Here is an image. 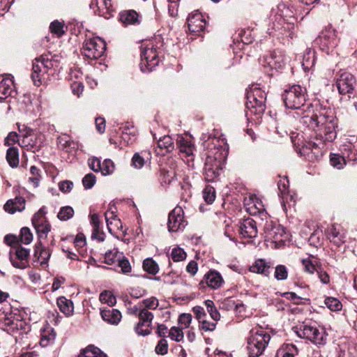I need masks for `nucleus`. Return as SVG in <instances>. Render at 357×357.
Masks as SVG:
<instances>
[{"mask_svg": "<svg viewBox=\"0 0 357 357\" xmlns=\"http://www.w3.org/2000/svg\"><path fill=\"white\" fill-rule=\"evenodd\" d=\"M105 50L106 43L99 37L86 39L82 45L84 56L91 60L102 56Z\"/></svg>", "mask_w": 357, "mask_h": 357, "instance_id": "8", "label": "nucleus"}, {"mask_svg": "<svg viewBox=\"0 0 357 357\" xmlns=\"http://www.w3.org/2000/svg\"><path fill=\"white\" fill-rule=\"evenodd\" d=\"M274 277L278 280H284L288 277V270L284 265H278L275 267Z\"/></svg>", "mask_w": 357, "mask_h": 357, "instance_id": "42", "label": "nucleus"}, {"mask_svg": "<svg viewBox=\"0 0 357 357\" xmlns=\"http://www.w3.org/2000/svg\"><path fill=\"white\" fill-rule=\"evenodd\" d=\"M202 282H205L211 289H217L222 285L224 280L218 271L211 270L204 275Z\"/></svg>", "mask_w": 357, "mask_h": 357, "instance_id": "18", "label": "nucleus"}, {"mask_svg": "<svg viewBox=\"0 0 357 357\" xmlns=\"http://www.w3.org/2000/svg\"><path fill=\"white\" fill-rule=\"evenodd\" d=\"M40 65L43 66L45 73H47V70L51 69L53 66L52 61L46 56L42 55L40 57Z\"/></svg>", "mask_w": 357, "mask_h": 357, "instance_id": "63", "label": "nucleus"}, {"mask_svg": "<svg viewBox=\"0 0 357 357\" xmlns=\"http://www.w3.org/2000/svg\"><path fill=\"white\" fill-rule=\"evenodd\" d=\"M325 305L331 311L337 312L342 309V305L341 302L336 298L328 297L324 301Z\"/></svg>", "mask_w": 357, "mask_h": 357, "instance_id": "38", "label": "nucleus"}, {"mask_svg": "<svg viewBox=\"0 0 357 357\" xmlns=\"http://www.w3.org/2000/svg\"><path fill=\"white\" fill-rule=\"evenodd\" d=\"M78 357H107V356L98 347L89 345L80 352Z\"/></svg>", "mask_w": 357, "mask_h": 357, "instance_id": "32", "label": "nucleus"}, {"mask_svg": "<svg viewBox=\"0 0 357 357\" xmlns=\"http://www.w3.org/2000/svg\"><path fill=\"white\" fill-rule=\"evenodd\" d=\"M192 315L188 313H183L178 317V324L183 328H187L189 327L190 324L192 321Z\"/></svg>", "mask_w": 357, "mask_h": 357, "instance_id": "52", "label": "nucleus"}, {"mask_svg": "<svg viewBox=\"0 0 357 357\" xmlns=\"http://www.w3.org/2000/svg\"><path fill=\"white\" fill-rule=\"evenodd\" d=\"M88 164L91 169L97 172H100V169L101 167V162L99 158L93 157L92 158L89 159Z\"/></svg>", "mask_w": 357, "mask_h": 357, "instance_id": "59", "label": "nucleus"}, {"mask_svg": "<svg viewBox=\"0 0 357 357\" xmlns=\"http://www.w3.org/2000/svg\"><path fill=\"white\" fill-rule=\"evenodd\" d=\"M122 253H119V252H116L113 253L112 251H108L105 252V262L109 265H112L116 261V259L120 257V255H122Z\"/></svg>", "mask_w": 357, "mask_h": 357, "instance_id": "51", "label": "nucleus"}, {"mask_svg": "<svg viewBox=\"0 0 357 357\" xmlns=\"http://www.w3.org/2000/svg\"><path fill=\"white\" fill-rule=\"evenodd\" d=\"M356 80L353 75L344 72L340 74L336 81V86L342 95L350 93L353 91Z\"/></svg>", "mask_w": 357, "mask_h": 357, "instance_id": "12", "label": "nucleus"}, {"mask_svg": "<svg viewBox=\"0 0 357 357\" xmlns=\"http://www.w3.org/2000/svg\"><path fill=\"white\" fill-rule=\"evenodd\" d=\"M184 212L181 207H175L169 214L167 227L168 230L171 232H176L179 230H183L186 222L184 220Z\"/></svg>", "mask_w": 357, "mask_h": 357, "instance_id": "11", "label": "nucleus"}, {"mask_svg": "<svg viewBox=\"0 0 357 357\" xmlns=\"http://www.w3.org/2000/svg\"><path fill=\"white\" fill-rule=\"evenodd\" d=\"M29 250L23 248L21 245L14 247L10 251V261L12 265L20 269H24L29 266Z\"/></svg>", "mask_w": 357, "mask_h": 357, "instance_id": "9", "label": "nucleus"}, {"mask_svg": "<svg viewBox=\"0 0 357 357\" xmlns=\"http://www.w3.org/2000/svg\"><path fill=\"white\" fill-rule=\"evenodd\" d=\"M289 180L287 176L280 177L278 182V188L281 194H284L289 188Z\"/></svg>", "mask_w": 357, "mask_h": 357, "instance_id": "55", "label": "nucleus"}, {"mask_svg": "<svg viewBox=\"0 0 357 357\" xmlns=\"http://www.w3.org/2000/svg\"><path fill=\"white\" fill-rule=\"evenodd\" d=\"M205 305L206 307L208 312L209 313L211 317L213 319V321H217L220 320V314L215 307L213 301H212L211 300H206L205 301Z\"/></svg>", "mask_w": 357, "mask_h": 357, "instance_id": "37", "label": "nucleus"}, {"mask_svg": "<svg viewBox=\"0 0 357 357\" xmlns=\"http://www.w3.org/2000/svg\"><path fill=\"white\" fill-rule=\"evenodd\" d=\"M73 183L68 180L61 181L59 183V188L63 193L70 192L73 189Z\"/></svg>", "mask_w": 357, "mask_h": 357, "instance_id": "57", "label": "nucleus"}, {"mask_svg": "<svg viewBox=\"0 0 357 357\" xmlns=\"http://www.w3.org/2000/svg\"><path fill=\"white\" fill-rule=\"evenodd\" d=\"M100 301L106 303L109 306H113L116 304V298L109 291H104L100 294L99 297Z\"/></svg>", "mask_w": 357, "mask_h": 357, "instance_id": "41", "label": "nucleus"}, {"mask_svg": "<svg viewBox=\"0 0 357 357\" xmlns=\"http://www.w3.org/2000/svg\"><path fill=\"white\" fill-rule=\"evenodd\" d=\"M112 10L111 0H99V8L98 9L100 15H105Z\"/></svg>", "mask_w": 357, "mask_h": 357, "instance_id": "43", "label": "nucleus"}, {"mask_svg": "<svg viewBox=\"0 0 357 357\" xmlns=\"http://www.w3.org/2000/svg\"><path fill=\"white\" fill-rule=\"evenodd\" d=\"M142 267L144 271L151 275H156L159 271V266L152 258H146L144 260Z\"/></svg>", "mask_w": 357, "mask_h": 357, "instance_id": "33", "label": "nucleus"}, {"mask_svg": "<svg viewBox=\"0 0 357 357\" xmlns=\"http://www.w3.org/2000/svg\"><path fill=\"white\" fill-rule=\"evenodd\" d=\"M174 149V142L172 137L165 135L158 141V148L155 151L158 155H165Z\"/></svg>", "mask_w": 357, "mask_h": 357, "instance_id": "23", "label": "nucleus"}, {"mask_svg": "<svg viewBox=\"0 0 357 357\" xmlns=\"http://www.w3.org/2000/svg\"><path fill=\"white\" fill-rule=\"evenodd\" d=\"M45 207L43 206L38 210L37 213L34 214L33 217L32 218V225L34 228L48 222L45 217Z\"/></svg>", "mask_w": 357, "mask_h": 357, "instance_id": "34", "label": "nucleus"}, {"mask_svg": "<svg viewBox=\"0 0 357 357\" xmlns=\"http://www.w3.org/2000/svg\"><path fill=\"white\" fill-rule=\"evenodd\" d=\"M139 322L135 326L134 330L138 335L146 336L151 333V326L153 319L152 312L146 309H140L138 313Z\"/></svg>", "mask_w": 357, "mask_h": 357, "instance_id": "10", "label": "nucleus"}, {"mask_svg": "<svg viewBox=\"0 0 357 357\" xmlns=\"http://www.w3.org/2000/svg\"><path fill=\"white\" fill-rule=\"evenodd\" d=\"M56 304L60 311L67 317L73 314L74 305L71 300L67 299L65 296H60L57 298Z\"/></svg>", "mask_w": 357, "mask_h": 357, "instance_id": "26", "label": "nucleus"}, {"mask_svg": "<svg viewBox=\"0 0 357 357\" xmlns=\"http://www.w3.org/2000/svg\"><path fill=\"white\" fill-rule=\"evenodd\" d=\"M4 241L8 245L12 247L11 250L14 249V247L20 245L19 238L17 236L8 234L4 237Z\"/></svg>", "mask_w": 357, "mask_h": 357, "instance_id": "56", "label": "nucleus"}, {"mask_svg": "<svg viewBox=\"0 0 357 357\" xmlns=\"http://www.w3.org/2000/svg\"><path fill=\"white\" fill-rule=\"evenodd\" d=\"M206 152V158L204 163V178L207 182H215L218 180L220 174L221 153L215 147L209 148Z\"/></svg>", "mask_w": 357, "mask_h": 357, "instance_id": "5", "label": "nucleus"}, {"mask_svg": "<svg viewBox=\"0 0 357 357\" xmlns=\"http://www.w3.org/2000/svg\"><path fill=\"white\" fill-rule=\"evenodd\" d=\"M326 235L328 240L337 246H340L346 241L345 231L339 225H333L327 229Z\"/></svg>", "mask_w": 357, "mask_h": 357, "instance_id": "17", "label": "nucleus"}, {"mask_svg": "<svg viewBox=\"0 0 357 357\" xmlns=\"http://www.w3.org/2000/svg\"><path fill=\"white\" fill-rule=\"evenodd\" d=\"M50 30L52 33L56 34L58 37L62 36L65 31L63 30V24L58 20H55L50 24Z\"/></svg>", "mask_w": 357, "mask_h": 357, "instance_id": "45", "label": "nucleus"}, {"mask_svg": "<svg viewBox=\"0 0 357 357\" xmlns=\"http://www.w3.org/2000/svg\"><path fill=\"white\" fill-rule=\"evenodd\" d=\"M178 146L182 157H190L193 155L194 145L188 139L179 137L178 139Z\"/></svg>", "mask_w": 357, "mask_h": 357, "instance_id": "27", "label": "nucleus"}, {"mask_svg": "<svg viewBox=\"0 0 357 357\" xmlns=\"http://www.w3.org/2000/svg\"><path fill=\"white\" fill-rule=\"evenodd\" d=\"M74 215V209L69 206H63L60 208L57 217L60 220L66 221L70 219Z\"/></svg>", "mask_w": 357, "mask_h": 357, "instance_id": "36", "label": "nucleus"}, {"mask_svg": "<svg viewBox=\"0 0 357 357\" xmlns=\"http://www.w3.org/2000/svg\"><path fill=\"white\" fill-rule=\"evenodd\" d=\"M201 328L204 331H213L216 328V323L210 322L205 319L199 321Z\"/></svg>", "mask_w": 357, "mask_h": 357, "instance_id": "61", "label": "nucleus"}, {"mask_svg": "<svg viewBox=\"0 0 357 357\" xmlns=\"http://www.w3.org/2000/svg\"><path fill=\"white\" fill-rule=\"evenodd\" d=\"M316 273L322 283H329L330 279L328 274L326 271H324L320 266L318 267V269H316Z\"/></svg>", "mask_w": 357, "mask_h": 357, "instance_id": "62", "label": "nucleus"}, {"mask_svg": "<svg viewBox=\"0 0 357 357\" xmlns=\"http://www.w3.org/2000/svg\"><path fill=\"white\" fill-rule=\"evenodd\" d=\"M118 266L123 274H128L131 272L132 268L130 261L124 257H120L116 259Z\"/></svg>", "mask_w": 357, "mask_h": 357, "instance_id": "40", "label": "nucleus"}, {"mask_svg": "<svg viewBox=\"0 0 357 357\" xmlns=\"http://www.w3.org/2000/svg\"><path fill=\"white\" fill-rule=\"evenodd\" d=\"M270 265L265 260L259 259L250 267V271L252 273L268 276L270 274Z\"/></svg>", "mask_w": 357, "mask_h": 357, "instance_id": "28", "label": "nucleus"}, {"mask_svg": "<svg viewBox=\"0 0 357 357\" xmlns=\"http://www.w3.org/2000/svg\"><path fill=\"white\" fill-rule=\"evenodd\" d=\"M331 165L337 169H341L346 165L347 161L344 157L336 153H331L330 155Z\"/></svg>", "mask_w": 357, "mask_h": 357, "instance_id": "35", "label": "nucleus"}, {"mask_svg": "<svg viewBox=\"0 0 357 357\" xmlns=\"http://www.w3.org/2000/svg\"><path fill=\"white\" fill-rule=\"evenodd\" d=\"M50 256V250L43 246L40 242L36 244L33 261H37L41 265L47 264Z\"/></svg>", "mask_w": 357, "mask_h": 357, "instance_id": "19", "label": "nucleus"}, {"mask_svg": "<svg viewBox=\"0 0 357 357\" xmlns=\"http://www.w3.org/2000/svg\"><path fill=\"white\" fill-rule=\"evenodd\" d=\"M299 337L310 340L316 345H324L326 342L327 334L324 330H319L314 322L306 321L302 323L296 331Z\"/></svg>", "mask_w": 357, "mask_h": 357, "instance_id": "6", "label": "nucleus"}, {"mask_svg": "<svg viewBox=\"0 0 357 357\" xmlns=\"http://www.w3.org/2000/svg\"><path fill=\"white\" fill-rule=\"evenodd\" d=\"M171 256L174 261H181L186 258V253L181 248H174L172 250Z\"/></svg>", "mask_w": 357, "mask_h": 357, "instance_id": "50", "label": "nucleus"}, {"mask_svg": "<svg viewBox=\"0 0 357 357\" xmlns=\"http://www.w3.org/2000/svg\"><path fill=\"white\" fill-rule=\"evenodd\" d=\"M266 93L257 84H252L247 91L245 115L248 119L252 115H261L266 109Z\"/></svg>", "mask_w": 357, "mask_h": 357, "instance_id": "3", "label": "nucleus"}, {"mask_svg": "<svg viewBox=\"0 0 357 357\" xmlns=\"http://www.w3.org/2000/svg\"><path fill=\"white\" fill-rule=\"evenodd\" d=\"M155 352L158 354L165 355L167 353L168 351V344L167 340L165 338L161 339L155 349Z\"/></svg>", "mask_w": 357, "mask_h": 357, "instance_id": "53", "label": "nucleus"}, {"mask_svg": "<svg viewBox=\"0 0 357 357\" xmlns=\"http://www.w3.org/2000/svg\"><path fill=\"white\" fill-rule=\"evenodd\" d=\"M282 100L285 107L294 109L292 116L299 121L300 127L311 130L317 139L323 143L333 142L337 136V126L335 116L332 112L320 107L315 113L304 110L307 100V90L301 85L294 84L284 89Z\"/></svg>", "mask_w": 357, "mask_h": 357, "instance_id": "1", "label": "nucleus"}, {"mask_svg": "<svg viewBox=\"0 0 357 357\" xmlns=\"http://www.w3.org/2000/svg\"><path fill=\"white\" fill-rule=\"evenodd\" d=\"M188 26L190 33L199 35L205 29L206 20L201 13H192L188 18Z\"/></svg>", "mask_w": 357, "mask_h": 357, "instance_id": "14", "label": "nucleus"}, {"mask_svg": "<svg viewBox=\"0 0 357 357\" xmlns=\"http://www.w3.org/2000/svg\"><path fill=\"white\" fill-rule=\"evenodd\" d=\"M316 43L322 52L333 54L339 43L336 31L331 26L326 28L320 33Z\"/></svg>", "mask_w": 357, "mask_h": 357, "instance_id": "7", "label": "nucleus"}, {"mask_svg": "<svg viewBox=\"0 0 357 357\" xmlns=\"http://www.w3.org/2000/svg\"><path fill=\"white\" fill-rule=\"evenodd\" d=\"M183 333L182 328L173 326L169 331V337L176 342H181L183 339Z\"/></svg>", "mask_w": 357, "mask_h": 357, "instance_id": "47", "label": "nucleus"}, {"mask_svg": "<svg viewBox=\"0 0 357 357\" xmlns=\"http://www.w3.org/2000/svg\"><path fill=\"white\" fill-rule=\"evenodd\" d=\"M25 199L22 197H16L14 199H9L4 205V209L9 213L16 211L21 212L25 208Z\"/></svg>", "mask_w": 357, "mask_h": 357, "instance_id": "21", "label": "nucleus"}, {"mask_svg": "<svg viewBox=\"0 0 357 357\" xmlns=\"http://www.w3.org/2000/svg\"><path fill=\"white\" fill-rule=\"evenodd\" d=\"M138 14L133 10L121 12L119 14L120 21L125 25L132 24L137 22Z\"/></svg>", "mask_w": 357, "mask_h": 357, "instance_id": "30", "label": "nucleus"}, {"mask_svg": "<svg viewBox=\"0 0 357 357\" xmlns=\"http://www.w3.org/2000/svg\"><path fill=\"white\" fill-rule=\"evenodd\" d=\"M96 183V176L90 173L86 174L82 179V183L86 189L91 188Z\"/></svg>", "mask_w": 357, "mask_h": 357, "instance_id": "54", "label": "nucleus"}, {"mask_svg": "<svg viewBox=\"0 0 357 357\" xmlns=\"http://www.w3.org/2000/svg\"><path fill=\"white\" fill-rule=\"evenodd\" d=\"M33 240V234L28 227H22L20 231V242L24 244H29Z\"/></svg>", "mask_w": 357, "mask_h": 357, "instance_id": "46", "label": "nucleus"}, {"mask_svg": "<svg viewBox=\"0 0 357 357\" xmlns=\"http://www.w3.org/2000/svg\"><path fill=\"white\" fill-rule=\"evenodd\" d=\"M100 314L104 321L112 324H118L121 319V312L116 309L102 310Z\"/></svg>", "mask_w": 357, "mask_h": 357, "instance_id": "25", "label": "nucleus"}, {"mask_svg": "<svg viewBox=\"0 0 357 357\" xmlns=\"http://www.w3.org/2000/svg\"><path fill=\"white\" fill-rule=\"evenodd\" d=\"M237 227L239 234L243 238H255L257 235L256 222L251 218L240 221Z\"/></svg>", "mask_w": 357, "mask_h": 357, "instance_id": "13", "label": "nucleus"}, {"mask_svg": "<svg viewBox=\"0 0 357 357\" xmlns=\"http://www.w3.org/2000/svg\"><path fill=\"white\" fill-rule=\"evenodd\" d=\"M243 204L246 211L252 215L261 213L265 210L261 200L255 195L245 197Z\"/></svg>", "mask_w": 357, "mask_h": 357, "instance_id": "15", "label": "nucleus"}, {"mask_svg": "<svg viewBox=\"0 0 357 357\" xmlns=\"http://www.w3.org/2000/svg\"><path fill=\"white\" fill-rule=\"evenodd\" d=\"M19 144L22 147L27 148L28 149H38L40 145L33 131L31 129H29L26 131L22 139L19 142Z\"/></svg>", "mask_w": 357, "mask_h": 357, "instance_id": "22", "label": "nucleus"}, {"mask_svg": "<svg viewBox=\"0 0 357 357\" xmlns=\"http://www.w3.org/2000/svg\"><path fill=\"white\" fill-rule=\"evenodd\" d=\"M15 93L11 79L3 78L0 81V100L6 99Z\"/></svg>", "mask_w": 357, "mask_h": 357, "instance_id": "24", "label": "nucleus"}, {"mask_svg": "<svg viewBox=\"0 0 357 357\" xmlns=\"http://www.w3.org/2000/svg\"><path fill=\"white\" fill-rule=\"evenodd\" d=\"M144 307L142 309L155 310L159 305V301L155 297H150L142 301Z\"/></svg>", "mask_w": 357, "mask_h": 357, "instance_id": "49", "label": "nucleus"}, {"mask_svg": "<svg viewBox=\"0 0 357 357\" xmlns=\"http://www.w3.org/2000/svg\"><path fill=\"white\" fill-rule=\"evenodd\" d=\"M162 46L161 38H155L154 41H150L146 46L141 47L140 69L144 73H149L157 66L160 62L159 53Z\"/></svg>", "mask_w": 357, "mask_h": 357, "instance_id": "2", "label": "nucleus"}, {"mask_svg": "<svg viewBox=\"0 0 357 357\" xmlns=\"http://www.w3.org/2000/svg\"><path fill=\"white\" fill-rule=\"evenodd\" d=\"M203 198L204 201L208 204H212L215 199V188L211 185H207L203 190Z\"/></svg>", "mask_w": 357, "mask_h": 357, "instance_id": "39", "label": "nucleus"}, {"mask_svg": "<svg viewBox=\"0 0 357 357\" xmlns=\"http://www.w3.org/2000/svg\"><path fill=\"white\" fill-rule=\"evenodd\" d=\"M18 141V135L15 132H10L4 139V144L7 146H12Z\"/></svg>", "mask_w": 357, "mask_h": 357, "instance_id": "60", "label": "nucleus"}, {"mask_svg": "<svg viewBox=\"0 0 357 357\" xmlns=\"http://www.w3.org/2000/svg\"><path fill=\"white\" fill-rule=\"evenodd\" d=\"M32 70L33 72L31 75V77L33 82V84L36 86H40L41 84V73H45L43 66L40 65V58L36 59L35 61L33 62Z\"/></svg>", "mask_w": 357, "mask_h": 357, "instance_id": "29", "label": "nucleus"}, {"mask_svg": "<svg viewBox=\"0 0 357 357\" xmlns=\"http://www.w3.org/2000/svg\"><path fill=\"white\" fill-rule=\"evenodd\" d=\"M132 162L135 167L140 169L144 165V159L139 153H135L132 157Z\"/></svg>", "mask_w": 357, "mask_h": 357, "instance_id": "64", "label": "nucleus"}, {"mask_svg": "<svg viewBox=\"0 0 357 357\" xmlns=\"http://www.w3.org/2000/svg\"><path fill=\"white\" fill-rule=\"evenodd\" d=\"M6 160L12 167L19 165V150L17 147L10 146L6 152Z\"/></svg>", "mask_w": 357, "mask_h": 357, "instance_id": "31", "label": "nucleus"}, {"mask_svg": "<svg viewBox=\"0 0 357 357\" xmlns=\"http://www.w3.org/2000/svg\"><path fill=\"white\" fill-rule=\"evenodd\" d=\"M101 169H100V172L102 175L107 176L112 174L114 169V165L113 162L109 159H106L101 163Z\"/></svg>", "mask_w": 357, "mask_h": 357, "instance_id": "44", "label": "nucleus"}, {"mask_svg": "<svg viewBox=\"0 0 357 357\" xmlns=\"http://www.w3.org/2000/svg\"><path fill=\"white\" fill-rule=\"evenodd\" d=\"M264 230L266 235L265 237L268 240L275 241H279L285 234L284 228L274 223L273 221H266L264 226Z\"/></svg>", "mask_w": 357, "mask_h": 357, "instance_id": "16", "label": "nucleus"}, {"mask_svg": "<svg viewBox=\"0 0 357 357\" xmlns=\"http://www.w3.org/2000/svg\"><path fill=\"white\" fill-rule=\"evenodd\" d=\"M270 340V335L261 328L252 330L247 341L248 356L258 357L261 355Z\"/></svg>", "mask_w": 357, "mask_h": 357, "instance_id": "4", "label": "nucleus"}, {"mask_svg": "<svg viewBox=\"0 0 357 357\" xmlns=\"http://www.w3.org/2000/svg\"><path fill=\"white\" fill-rule=\"evenodd\" d=\"M39 238H46L48 233L50 231L51 225L47 222L34 228Z\"/></svg>", "mask_w": 357, "mask_h": 357, "instance_id": "48", "label": "nucleus"}, {"mask_svg": "<svg viewBox=\"0 0 357 357\" xmlns=\"http://www.w3.org/2000/svg\"><path fill=\"white\" fill-rule=\"evenodd\" d=\"M285 56L280 52H273L269 56H266L265 61L271 68L280 69L282 68L285 62Z\"/></svg>", "mask_w": 357, "mask_h": 357, "instance_id": "20", "label": "nucleus"}, {"mask_svg": "<svg viewBox=\"0 0 357 357\" xmlns=\"http://www.w3.org/2000/svg\"><path fill=\"white\" fill-rule=\"evenodd\" d=\"M302 264L304 266L305 271L313 274L316 272V269H318L319 266H316L309 259H303Z\"/></svg>", "mask_w": 357, "mask_h": 357, "instance_id": "58", "label": "nucleus"}]
</instances>
